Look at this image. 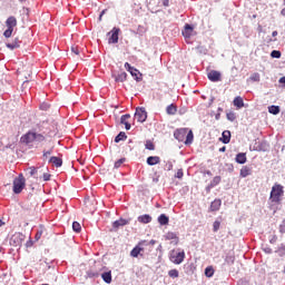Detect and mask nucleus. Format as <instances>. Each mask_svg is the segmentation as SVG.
Returning a JSON list of instances; mask_svg holds the SVG:
<instances>
[{"label":"nucleus","mask_w":285,"mask_h":285,"mask_svg":"<svg viewBox=\"0 0 285 285\" xmlns=\"http://www.w3.org/2000/svg\"><path fill=\"white\" fill-rule=\"evenodd\" d=\"M174 137L177 141H184L186 146H190L195 139V135H193V130L188 128H178L174 131Z\"/></svg>","instance_id":"nucleus-1"},{"label":"nucleus","mask_w":285,"mask_h":285,"mask_svg":"<svg viewBox=\"0 0 285 285\" xmlns=\"http://www.w3.org/2000/svg\"><path fill=\"white\" fill-rule=\"evenodd\" d=\"M185 259H186V252L184 249L177 248V249H171L169 252V262H171V264L179 266V264H184Z\"/></svg>","instance_id":"nucleus-2"},{"label":"nucleus","mask_w":285,"mask_h":285,"mask_svg":"<svg viewBox=\"0 0 285 285\" xmlns=\"http://www.w3.org/2000/svg\"><path fill=\"white\" fill-rule=\"evenodd\" d=\"M282 197H284V186L281 184H274L269 196L271 202L273 204H281Z\"/></svg>","instance_id":"nucleus-3"},{"label":"nucleus","mask_w":285,"mask_h":285,"mask_svg":"<svg viewBox=\"0 0 285 285\" xmlns=\"http://www.w3.org/2000/svg\"><path fill=\"white\" fill-rule=\"evenodd\" d=\"M23 188H26V177H23V174H20L18 177L13 179L14 195H20V193L23 191Z\"/></svg>","instance_id":"nucleus-4"},{"label":"nucleus","mask_w":285,"mask_h":285,"mask_svg":"<svg viewBox=\"0 0 285 285\" xmlns=\"http://www.w3.org/2000/svg\"><path fill=\"white\" fill-rule=\"evenodd\" d=\"M135 119H137L139 124H144V121L148 119V112H146V108L144 107L137 108L135 112Z\"/></svg>","instance_id":"nucleus-5"},{"label":"nucleus","mask_w":285,"mask_h":285,"mask_svg":"<svg viewBox=\"0 0 285 285\" xmlns=\"http://www.w3.org/2000/svg\"><path fill=\"white\" fill-rule=\"evenodd\" d=\"M24 238H26V236H23V234L16 233L10 238V245L11 246H21V244H23Z\"/></svg>","instance_id":"nucleus-6"},{"label":"nucleus","mask_w":285,"mask_h":285,"mask_svg":"<svg viewBox=\"0 0 285 285\" xmlns=\"http://www.w3.org/2000/svg\"><path fill=\"white\" fill-rule=\"evenodd\" d=\"M207 78L209 79V81L217 83V81L222 80V72L217 70H212L207 73Z\"/></svg>","instance_id":"nucleus-7"},{"label":"nucleus","mask_w":285,"mask_h":285,"mask_svg":"<svg viewBox=\"0 0 285 285\" xmlns=\"http://www.w3.org/2000/svg\"><path fill=\"white\" fill-rule=\"evenodd\" d=\"M165 239L171 242L174 246H177V244H179V236H177V233L175 232H168L167 234H165Z\"/></svg>","instance_id":"nucleus-8"},{"label":"nucleus","mask_w":285,"mask_h":285,"mask_svg":"<svg viewBox=\"0 0 285 285\" xmlns=\"http://www.w3.org/2000/svg\"><path fill=\"white\" fill-rule=\"evenodd\" d=\"M22 144H26L27 146L30 144H35V131H29L26 135L21 137Z\"/></svg>","instance_id":"nucleus-9"},{"label":"nucleus","mask_w":285,"mask_h":285,"mask_svg":"<svg viewBox=\"0 0 285 285\" xmlns=\"http://www.w3.org/2000/svg\"><path fill=\"white\" fill-rule=\"evenodd\" d=\"M109 35H111L108 40L109 43H118L119 42V28H114L109 32Z\"/></svg>","instance_id":"nucleus-10"},{"label":"nucleus","mask_w":285,"mask_h":285,"mask_svg":"<svg viewBox=\"0 0 285 285\" xmlns=\"http://www.w3.org/2000/svg\"><path fill=\"white\" fill-rule=\"evenodd\" d=\"M194 31H195V29L193 28V26L185 24L184 30H183V37H185V39H190V37H193Z\"/></svg>","instance_id":"nucleus-11"},{"label":"nucleus","mask_w":285,"mask_h":285,"mask_svg":"<svg viewBox=\"0 0 285 285\" xmlns=\"http://www.w3.org/2000/svg\"><path fill=\"white\" fill-rule=\"evenodd\" d=\"M49 164H52L56 168H61V166H63V160L57 156H52L49 159Z\"/></svg>","instance_id":"nucleus-12"},{"label":"nucleus","mask_w":285,"mask_h":285,"mask_svg":"<svg viewBox=\"0 0 285 285\" xmlns=\"http://www.w3.org/2000/svg\"><path fill=\"white\" fill-rule=\"evenodd\" d=\"M6 26L7 28L14 30L17 26V18H14V16L9 17L6 21Z\"/></svg>","instance_id":"nucleus-13"},{"label":"nucleus","mask_w":285,"mask_h":285,"mask_svg":"<svg viewBox=\"0 0 285 285\" xmlns=\"http://www.w3.org/2000/svg\"><path fill=\"white\" fill-rule=\"evenodd\" d=\"M161 161V158L159 156H149L147 158L148 166H157Z\"/></svg>","instance_id":"nucleus-14"},{"label":"nucleus","mask_w":285,"mask_h":285,"mask_svg":"<svg viewBox=\"0 0 285 285\" xmlns=\"http://www.w3.org/2000/svg\"><path fill=\"white\" fill-rule=\"evenodd\" d=\"M128 224H130V220L120 218V219L114 222L112 226H114V228H119L121 226H128Z\"/></svg>","instance_id":"nucleus-15"},{"label":"nucleus","mask_w":285,"mask_h":285,"mask_svg":"<svg viewBox=\"0 0 285 285\" xmlns=\"http://www.w3.org/2000/svg\"><path fill=\"white\" fill-rule=\"evenodd\" d=\"M144 250V247H141V244L134 247L130 252L131 257H139Z\"/></svg>","instance_id":"nucleus-16"},{"label":"nucleus","mask_w":285,"mask_h":285,"mask_svg":"<svg viewBox=\"0 0 285 285\" xmlns=\"http://www.w3.org/2000/svg\"><path fill=\"white\" fill-rule=\"evenodd\" d=\"M138 222L140 224H150V222H153V217L148 214H145V215L138 216Z\"/></svg>","instance_id":"nucleus-17"},{"label":"nucleus","mask_w":285,"mask_h":285,"mask_svg":"<svg viewBox=\"0 0 285 285\" xmlns=\"http://www.w3.org/2000/svg\"><path fill=\"white\" fill-rule=\"evenodd\" d=\"M101 278L106 284H111L112 283V272L102 273Z\"/></svg>","instance_id":"nucleus-18"},{"label":"nucleus","mask_w":285,"mask_h":285,"mask_svg":"<svg viewBox=\"0 0 285 285\" xmlns=\"http://www.w3.org/2000/svg\"><path fill=\"white\" fill-rule=\"evenodd\" d=\"M219 208H222V200L215 199L214 202H212V204H210V210H212L213 213L219 210Z\"/></svg>","instance_id":"nucleus-19"},{"label":"nucleus","mask_w":285,"mask_h":285,"mask_svg":"<svg viewBox=\"0 0 285 285\" xmlns=\"http://www.w3.org/2000/svg\"><path fill=\"white\" fill-rule=\"evenodd\" d=\"M129 72H130L131 77H134V79L136 81H141V72H139L137 70V68L134 67L132 69L129 70Z\"/></svg>","instance_id":"nucleus-20"},{"label":"nucleus","mask_w":285,"mask_h":285,"mask_svg":"<svg viewBox=\"0 0 285 285\" xmlns=\"http://www.w3.org/2000/svg\"><path fill=\"white\" fill-rule=\"evenodd\" d=\"M169 222H170V218H168V216H166V214H161L158 217V223L160 224V226H168Z\"/></svg>","instance_id":"nucleus-21"},{"label":"nucleus","mask_w":285,"mask_h":285,"mask_svg":"<svg viewBox=\"0 0 285 285\" xmlns=\"http://www.w3.org/2000/svg\"><path fill=\"white\" fill-rule=\"evenodd\" d=\"M220 141H223L224 144H230V131L229 130L223 131Z\"/></svg>","instance_id":"nucleus-22"},{"label":"nucleus","mask_w":285,"mask_h":285,"mask_svg":"<svg viewBox=\"0 0 285 285\" xmlns=\"http://www.w3.org/2000/svg\"><path fill=\"white\" fill-rule=\"evenodd\" d=\"M247 158L245 153H239L236 155V164H246Z\"/></svg>","instance_id":"nucleus-23"},{"label":"nucleus","mask_w":285,"mask_h":285,"mask_svg":"<svg viewBox=\"0 0 285 285\" xmlns=\"http://www.w3.org/2000/svg\"><path fill=\"white\" fill-rule=\"evenodd\" d=\"M225 262L228 264V266H233V264H235V255L233 253H228L225 256Z\"/></svg>","instance_id":"nucleus-24"},{"label":"nucleus","mask_w":285,"mask_h":285,"mask_svg":"<svg viewBox=\"0 0 285 285\" xmlns=\"http://www.w3.org/2000/svg\"><path fill=\"white\" fill-rule=\"evenodd\" d=\"M234 106H235L236 108H244V98L237 96V97L234 99Z\"/></svg>","instance_id":"nucleus-25"},{"label":"nucleus","mask_w":285,"mask_h":285,"mask_svg":"<svg viewBox=\"0 0 285 285\" xmlns=\"http://www.w3.org/2000/svg\"><path fill=\"white\" fill-rule=\"evenodd\" d=\"M127 77H128V73H126V71H122V72L118 73L115 79H116V81L124 83V81H126Z\"/></svg>","instance_id":"nucleus-26"},{"label":"nucleus","mask_w":285,"mask_h":285,"mask_svg":"<svg viewBox=\"0 0 285 285\" xmlns=\"http://www.w3.org/2000/svg\"><path fill=\"white\" fill-rule=\"evenodd\" d=\"M128 139V136H126V132L120 131L119 135L116 136L115 142L119 144V141H126Z\"/></svg>","instance_id":"nucleus-27"},{"label":"nucleus","mask_w":285,"mask_h":285,"mask_svg":"<svg viewBox=\"0 0 285 285\" xmlns=\"http://www.w3.org/2000/svg\"><path fill=\"white\" fill-rule=\"evenodd\" d=\"M250 175V168L248 166H243L240 169V177L246 178Z\"/></svg>","instance_id":"nucleus-28"},{"label":"nucleus","mask_w":285,"mask_h":285,"mask_svg":"<svg viewBox=\"0 0 285 285\" xmlns=\"http://www.w3.org/2000/svg\"><path fill=\"white\" fill-rule=\"evenodd\" d=\"M220 183H222V176H216L210 181L209 187L215 188V186H219Z\"/></svg>","instance_id":"nucleus-29"},{"label":"nucleus","mask_w":285,"mask_h":285,"mask_svg":"<svg viewBox=\"0 0 285 285\" xmlns=\"http://www.w3.org/2000/svg\"><path fill=\"white\" fill-rule=\"evenodd\" d=\"M275 253L278 255V257H285V244H281Z\"/></svg>","instance_id":"nucleus-30"},{"label":"nucleus","mask_w":285,"mask_h":285,"mask_svg":"<svg viewBox=\"0 0 285 285\" xmlns=\"http://www.w3.org/2000/svg\"><path fill=\"white\" fill-rule=\"evenodd\" d=\"M268 112L271 115H279V106H275V105L269 106Z\"/></svg>","instance_id":"nucleus-31"},{"label":"nucleus","mask_w":285,"mask_h":285,"mask_svg":"<svg viewBox=\"0 0 285 285\" xmlns=\"http://www.w3.org/2000/svg\"><path fill=\"white\" fill-rule=\"evenodd\" d=\"M35 141H37V144H42V141H46V136L35 132Z\"/></svg>","instance_id":"nucleus-32"},{"label":"nucleus","mask_w":285,"mask_h":285,"mask_svg":"<svg viewBox=\"0 0 285 285\" xmlns=\"http://www.w3.org/2000/svg\"><path fill=\"white\" fill-rule=\"evenodd\" d=\"M167 115H175L177 112V107L175 105H169L166 108Z\"/></svg>","instance_id":"nucleus-33"},{"label":"nucleus","mask_w":285,"mask_h":285,"mask_svg":"<svg viewBox=\"0 0 285 285\" xmlns=\"http://www.w3.org/2000/svg\"><path fill=\"white\" fill-rule=\"evenodd\" d=\"M215 275V269H213V267H206L205 268V276L206 277H213Z\"/></svg>","instance_id":"nucleus-34"},{"label":"nucleus","mask_w":285,"mask_h":285,"mask_svg":"<svg viewBox=\"0 0 285 285\" xmlns=\"http://www.w3.org/2000/svg\"><path fill=\"white\" fill-rule=\"evenodd\" d=\"M168 275H169V277H171L173 279H177V277H179V271H177V269H170V271L168 272Z\"/></svg>","instance_id":"nucleus-35"},{"label":"nucleus","mask_w":285,"mask_h":285,"mask_svg":"<svg viewBox=\"0 0 285 285\" xmlns=\"http://www.w3.org/2000/svg\"><path fill=\"white\" fill-rule=\"evenodd\" d=\"M226 118L228 121H235V119H237V115L234 111H229L226 114Z\"/></svg>","instance_id":"nucleus-36"},{"label":"nucleus","mask_w":285,"mask_h":285,"mask_svg":"<svg viewBox=\"0 0 285 285\" xmlns=\"http://www.w3.org/2000/svg\"><path fill=\"white\" fill-rule=\"evenodd\" d=\"M271 57H272L273 59H279V58L282 57V51H279V50H273V51L271 52Z\"/></svg>","instance_id":"nucleus-37"},{"label":"nucleus","mask_w":285,"mask_h":285,"mask_svg":"<svg viewBox=\"0 0 285 285\" xmlns=\"http://www.w3.org/2000/svg\"><path fill=\"white\" fill-rule=\"evenodd\" d=\"M12 32H14V29L7 28L3 32V37H6V39H10L12 37Z\"/></svg>","instance_id":"nucleus-38"},{"label":"nucleus","mask_w":285,"mask_h":285,"mask_svg":"<svg viewBox=\"0 0 285 285\" xmlns=\"http://www.w3.org/2000/svg\"><path fill=\"white\" fill-rule=\"evenodd\" d=\"M72 228H73L75 233H81V224L73 222Z\"/></svg>","instance_id":"nucleus-39"},{"label":"nucleus","mask_w":285,"mask_h":285,"mask_svg":"<svg viewBox=\"0 0 285 285\" xmlns=\"http://www.w3.org/2000/svg\"><path fill=\"white\" fill-rule=\"evenodd\" d=\"M145 148L147 150H154L155 149V144H153V141H150V140H147L146 144H145Z\"/></svg>","instance_id":"nucleus-40"},{"label":"nucleus","mask_w":285,"mask_h":285,"mask_svg":"<svg viewBox=\"0 0 285 285\" xmlns=\"http://www.w3.org/2000/svg\"><path fill=\"white\" fill-rule=\"evenodd\" d=\"M43 235V227H40L36 233V242H39L41 239V236Z\"/></svg>","instance_id":"nucleus-41"},{"label":"nucleus","mask_w":285,"mask_h":285,"mask_svg":"<svg viewBox=\"0 0 285 285\" xmlns=\"http://www.w3.org/2000/svg\"><path fill=\"white\" fill-rule=\"evenodd\" d=\"M249 79H250V81H259L261 80V76H259L258 72H254V73H252Z\"/></svg>","instance_id":"nucleus-42"},{"label":"nucleus","mask_w":285,"mask_h":285,"mask_svg":"<svg viewBox=\"0 0 285 285\" xmlns=\"http://www.w3.org/2000/svg\"><path fill=\"white\" fill-rule=\"evenodd\" d=\"M220 226H222V223L219 220H215L214 224H213L214 233H217V230H219Z\"/></svg>","instance_id":"nucleus-43"},{"label":"nucleus","mask_w":285,"mask_h":285,"mask_svg":"<svg viewBox=\"0 0 285 285\" xmlns=\"http://www.w3.org/2000/svg\"><path fill=\"white\" fill-rule=\"evenodd\" d=\"M130 118L129 114L122 115L120 117V124H128V119Z\"/></svg>","instance_id":"nucleus-44"},{"label":"nucleus","mask_w":285,"mask_h":285,"mask_svg":"<svg viewBox=\"0 0 285 285\" xmlns=\"http://www.w3.org/2000/svg\"><path fill=\"white\" fill-rule=\"evenodd\" d=\"M126 161V158H120L115 163V168H121V165Z\"/></svg>","instance_id":"nucleus-45"},{"label":"nucleus","mask_w":285,"mask_h":285,"mask_svg":"<svg viewBox=\"0 0 285 285\" xmlns=\"http://www.w3.org/2000/svg\"><path fill=\"white\" fill-rule=\"evenodd\" d=\"M7 48H9V50H14V49L19 48V43H17V42L7 43Z\"/></svg>","instance_id":"nucleus-46"},{"label":"nucleus","mask_w":285,"mask_h":285,"mask_svg":"<svg viewBox=\"0 0 285 285\" xmlns=\"http://www.w3.org/2000/svg\"><path fill=\"white\" fill-rule=\"evenodd\" d=\"M279 233H281V235L285 234V218L282 220V223L279 225Z\"/></svg>","instance_id":"nucleus-47"},{"label":"nucleus","mask_w":285,"mask_h":285,"mask_svg":"<svg viewBox=\"0 0 285 285\" xmlns=\"http://www.w3.org/2000/svg\"><path fill=\"white\" fill-rule=\"evenodd\" d=\"M50 155H52V149L43 150L42 157H43V159H48V157H50Z\"/></svg>","instance_id":"nucleus-48"},{"label":"nucleus","mask_w":285,"mask_h":285,"mask_svg":"<svg viewBox=\"0 0 285 285\" xmlns=\"http://www.w3.org/2000/svg\"><path fill=\"white\" fill-rule=\"evenodd\" d=\"M88 277L92 278V277H99V273L97 272H92V271H88L87 272Z\"/></svg>","instance_id":"nucleus-49"},{"label":"nucleus","mask_w":285,"mask_h":285,"mask_svg":"<svg viewBox=\"0 0 285 285\" xmlns=\"http://www.w3.org/2000/svg\"><path fill=\"white\" fill-rule=\"evenodd\" d=\"M175 177L177 179H181L184 177V170L183 169H178L177 173L175 174Z\"/></svg>","instance_id":"nucleus-50"},{"label":"nucleus","mask_w":285,"mask_h":285,"mask_svg":"<svg viewBox=\"0 0 285 285\" xmlns=\"http://www.w3.org/2000/svg\"><path fill=\"white\" fill-rule=\"evenodd\" d=\"M263 250H264V253H266V255H272V253H273V248H271L269 246L263 247Z\"/></svg>","instance_id":"nucleus-51"},{"label":"nucleus","mask_w":285,"mask_h":285,"mask_svg":"<svg viewBox=\"0 0 285 285\" xmlns=\"http://www.w3.org/2000/svg\"><path fill=\"white\" fill-rule=\"evenodd\" d=\"M50 177H51V175L48 174V173H45V174L42 175L43 181H50Z\"/></svg>","instance_id":"nucleus-52"},{"label":"nucleus","mask_w":285,"mask_h":285,"mask_svg":"<svg viewBox=\"0 0 285 285\" xmlns=\"http://www.w3.org/2000/svg\"><path fill=\"white\" fill-rule=\"evenodd\" d=\"M269 244H277V235H273V236L269 238Z\"/></svg>","instance_id":"nucleus-53"},{"label":"nucleus","mask_w":285,"mask_h":285,"mask_svg":"<svg viewBox=\"0 0 285 285\" xmlns=\"http://www.w3.org/2000/svg\"><path fill=\"white\" fill-rule=\"evenodd\" d=\"M125 68H126V70H128V72H130V70H132L135 67H132V66H130V63L126 62Z\"/></svg>","instance_id":"nucleus-54"},{"label":"nucleus","mask_w":285,"mask_h":285,"mask_svg":"<svg viewBox=\"0 0 285 285\" xmlns=\"http://www.w3.org/2000/svg\"><path fill=\"white\" fill-rule=\"evenodd\" d=\"M71 52H73V55H79V48L71 47Z\"/></svg>","instance_id":"nucleus-55"},{"label":"nucleus","mask_w":285,"mask_h":285,"mask_svg":"<svg viewBox=\"0 0 285 285\" xmlns=\"http://www.w3.org/2000/svg\"><path fill=\"white\" fill-rule=\"evenodd\" d=\"M237 285H248V282L240 279L238 281Z\"/></svg>","instance_id":"nucleus-56"},{"label":"nucleus","mask_w":285,"mask_h":285,"mask_svg":"<svg viewBox=\"0 0 285 285\" xmlns=\"http://www.w3.org/2000/svg\"><path fill=\"white\" fill-rule=\"evenodd\" d=\"M122 125L125 126L126 130H130L131 126H130L129 122H125V124H122Z\"/></svg>","instance_id":"nucleus-57"},{"label":"nucleus","mask_w":285,"mask_h":285,"mask_svg":"<svg viewBox=\"0 0 285 285\" xmlns=\"http://www.w3.org/2000/svg\"><path fill=\"white\" fill-rule=\"evenodd\" d=\"M169 3H170L169 0H164V1H163V6H165V8H168Z\"/></svg>","instance_id":"nucleus-58"},{"label":"nucleus","mask_w":285,"mask_h":285,"mask_svg":"<svg viewBox=\"0 0 285 285\" xmlns=\"http://www.w3.org/2000/svg\"><path fill=\"white\" fill-rule=\"evenodd\" d=\"M37 174V168H35V167H31V171H30V175L32 176V175H36Z\"/></svg>","instance_id":"nucleus-59"},{"label":"nucleus","mask_w":285,"mask_h":285,"mask_svg":"<svg viewBox=\"0 0 285 285\" xmlns=\"http://www.w3.org/2000/svg\"><path fill=\"white\" fill-rule=\"evenodd\" d=\"M220 117H222V114L218 112V114H216L215 119H216L217 121H219Z\"/></svg>","instance_id":"nucleus-60"},{"label":"nucleus","mask_w":285,"mask_h":285,"mask_svg":"<svg viewBox=\"0 0 285 285\" xmlns=\"http://www.w3.org/2000/svg\"><path fill=\"white\" fill-rule=\"evenodd\" d=\"M149 244H150L151 246H155V245L157 244V240L151 239V240L149 242Z\"/></svg>","instance_id":"nucleus-61"},{"label":"nucleus","mask_w":285,"mask_h":285,"mask_svg":"<svg viewBox=\"0 0 285 285\" xmlns=\"http://www.w3.org/2000/svg\"><path fill=\"white\" fill-rule=\"evenodd\" d=\"M279 83H285V76L284 77H282V78H279Z\"/></svg>","instance_id":"nucleus-62"},{"label":"nucleus","mask_w":285,"mask_h":285,"mask_svg":"<svg viewBox=\"0 0 285 285\" xmlns=\"http://www.w3.org/2000/svg\"><path fill=\"white\" fill-rule=\"evenodd\" d=\"M272 37H277V31H273Z\"/></svg>","instance_id":"nucleus-63"},{"label":"nucleus","mask_w":285,"mask_h":285,"mask_svg":"<svg viewBox=\"0 0 285 285\" xmlns=\"http://www.w3.org/2000/svg\"><path fill=\"white\" fill-rule=\"evenodd\" d=\"M281 14H283V17H285V9H283V10L281 11Z\"/></svg>","instance_id":"nucleus-64"}]
</instances>
